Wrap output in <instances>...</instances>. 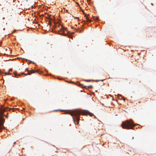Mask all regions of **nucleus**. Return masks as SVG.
<instances>
[{"instance_id": "20", "label": "nucleus", "mask_w": 156, "mask_h": 156, "mask_svg": "<svg viewBox=\"0 0 156 156\" xmlns=\"http://www.w3.org/2000/svg\"><path fill=\"white\" fill-rule=\"evenodd\" d=\"M87 1H90V0H87Z\"/></svg>"}, {"instance_id": "3", "label": "nucleus", "mask_w": 156, "mask_h": 156, "mask_svg": "<svg viewBox=\"0 0 156 156\" xmlns=\"http://www.w3.org/2000/svg\"><path fill=\"white\" fill-rule=\"evenodd\" d=\"M5 111V109H0V131L4 128L3 122L5 121V119L2 117V115L4 114V113Z\"/></svg>"}, {"instance_id": "15", "label": "nucleus", "mask_w": 156, "mask_h": 156, "mask_svg": "<svg viewBox=\"0 0 156 156\" xmlns=\"http://www.w3.org/2000/svg\"><path fill=\"white\" fill-rule=\"evenodd\" d=\"M14 75L15 76H16V75H17V74L16 73H14Z\"/></svg>"}, {"instance_id": "6", "label": "nucleus", "mask_w": 156, "mask_h": 156, "mask_svg": "<svg viewBox=\"0 0 156 156\" xmlns=\"http://www.w3.org/2000/svg\"><path fill=\"white\" fill-rule=\"evenodd\" d=\"M87 18V20L88 22H90L92 21L90 20V19H89L88 18H87V17L86 18Z\"/></svg>"}, {"instance_id": "12", "label": "nucleus", "mask_w": 156, "mask_h": 156, "mask_svg": "<svg viewBox=\"0 0 156 156\" xmlns=\"http://www.w3.org/2000/svg\"><path fill=\"white\" fill-rule=\"evenodd\" d=\"M95 20H98V18L97 17H95V19H94Z\"/></svg>"}, {"instance_id": "16", "label": "nucleus", "mask_w": 156, "mask_h": 156, "mask_svg": "<svg viewBox=\"0 0 156 156\" xmlns=\"http://www.w3.org/2000/svg\"><path fill=\"white\" fill-rule=\"evenodd\" d=\"M78 18H78V17H75V19H78Z\"/></svg>"}, {"instance_id": "13", "label": "nucleus", "mask_w": 156, "mask_h": 156, "mask_svg": "<svg viewBox=\"0 0 156 156\" xmlns=\"http://www.w3.org/2000/svg\"><path fill=\"white\" fill-rule=\"evenodd\" d=\"M8 113H7V115L5 116V117H6L7 118L8 117Z\"/></svg>"}, {"instance_id": "8", "label": "nucleus", "mask_w": 156, "mask_h": 156, "mask_svg": "<svg viewBox=\"0 0 156 156\" xmlns=\"http://www.w3.org/2000/svg\"><path fill=\"white\" fill-rule=\"evenodd\" d=\"M68 36L69 38H72V36L71 35H69Z\"/></svg>"}, {"instance_id": "10", "label": "nucleus", "mask_w": 156, "mask_h": 156, "mask_svg": "<svg viewBox=\"0 0 156 156\" xmlns=\"http://www.w3.org/2000/svg\"><path fill=\"white\" fill-rule=\"evenodd\" d=\"M84 80L86 82H89L90 81V80Z\"/></svg>"}, {"instance_id": "19", "label": "nucleus", "mask_w": 156, "mask_h": 156, "mask_svg": "<svg viewBox=\"0 0 156 156\" xmlns=\"http://www.w3.org/2000/svg\"><path fill=\"white\" fill-rule=\"evenodd\" d=\"M96 81H99V80H96Z\"/></svg>"}, {"instance_id": "1", "label": "nucleus", "mask_w": 156, "mask_h": 156, "mask_svg": "<svg viewBox=\"0 0 156 156\" xmlns=\"http://www.w3.org/2000/svg\"><path fill=\"white\" fill-rule=\"evenodd\" d=\"M66 113L69 114L72 116H74L76 117L75 119L73 117V118L74 121L76 120L77 125H78L79 124V120H80V114L81 113L83 115L88 114L91 116H92L93 115V113H90L88 111L85 110L81 111L80 110H76L73 111H72L70 112H66Z\"/></svg>"}, {"instance_id": "11", "label": "nucleus", "mask_w": 156, "mask_h": 156, "mask_svg": "<svg viewBox=\"0 0 156 156\" xmlns=\"http://www.w3.org/2000/svg\"><path fill=\"white\" fill-rule=\"evenodd\" d=\"M59 110L61 112H63V111H64V110H56V111H59Z\"/></svg>"}, {"instance_id": "4", "label": "nucleus", "mask_w": 156, "mask_h": 156, "mask_svg": "<svg viewBox=\"0 0 156 156\" xmlns=\"http://www.w3.org/2000/svg\"><path fill=\"white\" fill-rule=\"evenodd\" d=\"M62 30H61V31H62V35L64 36H66V34L64 33V30H66V29L64 27H63L62 26Z\"/></svg>"}, {"instance_id": "14", "label": "nucleus", "mask_w": 156, "mask_h": 156, "mask_svg": "<svg viewBox=\"0 0 156 156\" xmlns=\"http://www.w3.org/2000/svg\"><path fill=\"white\" fill-rule=\"evenodd\" d=\"M12 70V69H9V71H11Z\"/></svg>"}, {"instance_id": "18", "label": "nucleus", "mask_w": 156, "mask_h": 156, "mask_svg": "<svg viewBox=\"0 0 156 156\" xmlns=\"http://www.w3.org/2000/svg\"><path fill=\"white\" fill-rule=\"evenodd\" d=\"M105 80V79H104V80H101V81H103L104 80Z\"/></svg>"}, {"instance_id": "5", "label": "nucleus", "mask_w": 156, "mask_h": 156, "mask_svg": "<svg viewBox=\"0 0 156 156\" xmlns=\"http://www.w3.org/2000/svg\"><path fill=\"white\" fill-rule=\"evenodd\" d=\"M34 73H35V71L33 70H32L31 72H30V73H28L27 74H26L24 73H22V74H25L26 75H30V74Z\"/></svg>"}, {"instance_id": "21", "label": "nucleus", "mask_w": 156, "mask_h": 156, "mask_svg": "<svg viewBox=\"0 0 156 156\" xmlns=\"http://www.w3.org/2000/svg\"><path fill=\"white\" fill-rule=\"evenodd\" d=\"M80 85H82V84H80Z\"/></svg>"}, {"instance_id": "17", "label": "nucleus", "mask_w": 156, "mask_h": 156, "mask_svg": "<svg viewBox=\"0 0 156 156\" xmlns=\"http://www.w3.org/2000/svg\"><path fill=\"white\" fill-rule=\"evenodd\" d=\"M48 16V17H47V19H49V18H50V16Z\"/></svg>"}, {"instance_id": "9", "label": "nucleus", "mask_w": 156, "mask_h": 156, "mask_svg": "<svg viewBox=\"0 0 156 156\" xmlns=\"http://www.w3.org/2000/svg\"><path fill=\"white\" fill-rule=\"evenodd\" d=\"M15 109H16L15 108H9V110H11L12 109L13 110V111H14V110Z\"/></svg>"}, {"instance_id": "7", "label": "nucleus", "mask_w": 156, "mask_h": 156, "mask_svg": "<svg viewBox=\"0 0 156 156\" xmlns=\"http://www.w3.org/2000/svg\"><path fill=\"white\" fill-rule=\"evenodd\" d=\"M87 87L88 88H91L93 87V86L91 85H90L88 86Z\"/></svg>"}, {"instance_id": "2", "label": "nucleus", "mask_w": 156, "mask_h": 156, "mask_svg": "<svg viewBox=\"0 0 156 156\" xmlns=\"http://www.w3.org/2000/svg\"><path fill=\"white\" fill-rule=\"evenodd\" d=\"M135 126V125L133 123V121L131 119L129 121L127 120L125 122H122L121 124L122 128L127 129H132Z\"/></svg>"}, {"instance_id": "22", "label": "nucleus", "mask_w": 156, "mask_h": 156, "mask_svg": "<svg viewBox=\"0 0 156 156\" xmlns=\"http://www.w3.org/2000/svg\"><path fill=\"white\" fill-rule=\"evenodd\" d=\"M20 74H19V76H20Z\"/></svg>"}]
</instances>
